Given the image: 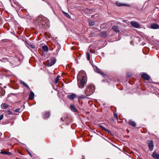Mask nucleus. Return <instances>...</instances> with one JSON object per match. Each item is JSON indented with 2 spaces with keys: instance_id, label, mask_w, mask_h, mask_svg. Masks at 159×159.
<instances>
[{
  "instance_id": "obj_1",
  "label": "nucleus",
  "mask_w": 159,
  "mask_h": 159,
  "mask_svg": "<svg viewBox=\"0 0 159 159\" xmlns=\"http://www.w3.org/2000/svg\"><path fill=\"white\" fill-rule=\"evenodd\" d=\"M86 77V75L84 71H81L79 72L77 76V79L79 81L78 85L79 87L80 88H84L85 82Z\"/></svg>"
},
{
  "instance_id": "obj_2",
  "label": "nucleus",
  "mask_w": 159,
  "mask_h": 159,
  "mask_svg": "<svg viewBox=\"0 0 159 159\" xmlns=\"http://www.w3.org/2000/svg\"><path fill=\"white\" fill-rule=\"evenodd\" d=\"M45 18L42 16H39L37 17L35 20V23L36 25L39 28H42L43 25H44L45 22L44 21Z\"/></svg>"
},
{
  "instance_id": "obj_3",
  "label": "nucleus",
  "mask_w": 159,
  "mask_h": 159,
  "mask_svg": "<svg viewBox=\"0 0 159 159\" xmlns=\"http://www.w3.org/2000/svg\"><path fill=\"white\" fill-rule=\"evenodd\" d=\"M95 90V88L93 85L88 86L85 91V94L87 96H89L93 94Z\"/></svg>"
},
{
  "instance_id": "obj_4",
  "label": "nucleus",
  "mask_w": 159,
  "mask_h": 159,
  "mask_svg": "<svg viewBox=\"0 0 159 159\" xmlns=\"http://www.w3.org/2000/svg\"><path fill=\"white\" fill-rule=\"evenodd\" d=\"M147 144L148 146L150 151H152L154 147V144L153 141L152 140L148 141Z\"/></svg>"
},
{
  "instance_id": "obj_5",
  "label": "nucleus",
  "mask_w": 159,
  "mask_h": 159,
  "mask_svg": "<svg viewBox=\"0 0 159 159\" xmlns=\"http://www.w3.org/2000/svg\"><path fill=\"white\" fill-rule=\"evenodd\" d=\"M130 25L133 27L139 28L140 27V25L139 23L134 21H132L130 23Z\"/></svg>"
},
{
  "instance_id": "obj_6",
  "label": "nucleus",
  "mask_w": 159,
  "mask_h": 159,
  "mask_svg": "<svg viewBox=\"0 0 159 159\" xmlns=\"http://www.w3.org/2000/svg\"><path fill=\"white\" fill-rule=\"evenodd\" d=\"M56 61V59L54 58H53L51 59L50 60V61L48 63L47 66H51L54 64L55 63Z\"/></svg>"
},
{
  "instance_id": "obj_7",
  "label": "nucleus",
  "mask_w": 159,
  "mask_h": 159,
  "mask_svg": "<svg viewBox=\"0 0 159 159\" xmlns=\"http://www.w3.org/2000/svg\"><path fill=\"white\" fill-rule=\"evenodd\" d=\"M141 76L142 78L147 80H149L150 79V76L146 73H143Z\"/></svg>"
},
{
  "instance_id": "obj_8",
  "label": "nucleus",
  "mask_w": 159,
  "mask_h": 159,
  "mask_svg": "<svg viewBox=\"0 0 159 159\" xmlns=\"http://www.w3.org/2000/svg\"><path fill=\"white\" fill-rule=\"evenodd\" d=\"M77 97V95L74 93H72L71 95L67 96V98L71 100H73L75 98Z\"/></svg>"
},
{
  "instance_id": "obj_9",
  "label": "nucleus",
  "mask_w": 159,
  "mask_h": 159,
  "mask_svg": "<svg viewBox=\"0 0 159 159\" xmlns=\"http://www.w3.org/2000/svg\"><path fill=\"white\" fill-rule=\"evenodd\" d=\"M151 28L153 29H158L159 28V25L156 23H153L151 24Z\"/></svg>"
},
{
  "instance_id": "obj_10",
  "label": "nucleus",
  "mask_w": 159,
  "mask_h": 159,
  "mask_svg": "<svg viewBox=\"0 0 159 159\" xmlns=\"http://www.w3.org/2000/svg\"><path fill=\"white\" fill-rule=\"evenodd\" d=\"M34 93L32 91H31L29 96V99L30 100H32L34 98Z\"/></svg>"
},
{
  "instance_id": "obj_11",
  "label": "nucleus",
  "mask_w": 159,
  "mask_h": 159,
  "mask_svg": "<svg viewBox=\"0 0 159 159\" xmlns=\"http://www.w3.org/2000/svg\"><path fill=\"white\" fill-rule=\"evenodd\" d=\"M25 42L26 45L28 48H35V46L34 45L29 44L26 41Z\"/></svg>"
},
{
  "instance_id": "obj_12",
  "label": "nucleus",
  "mask_w": 159,
  "mask_h": 159,
  "mask_svg": "<svg viewBox=\"0 0 159 159\" xmlns=\"http://www.w3.org/2000/svg\"><path fill=\"white\" fill-rule=\"evenodd\" d=\"M152 156L154 158L159 159V154L154 152L152 154Z\"/></svg>"
},
{
  "instance_id": "obj_13",
  "label": "nucleus",
  "mask_w": 159,
  "mask_h": 159,
  "mask_svg": "<svg viewBox=\"0 0 159 159\" xmlns=\"http://www.w3.org/2000/svg\"><path fill=\"white\" fill-rule=\"evenodd\" d=\"M70 107L71 110L74 112L77 111L76 107L74 105L71 104L70 106Z\"/></svg>"
},
{
  "instance_id": "obj_14",
  "label": "nucleus",
  "mask_w": 159,
  "mask_h": 159,
  "mask_svg": "<svg viewBox=\"0 0 159 159\" xmlns=\"http://www.w3.org/2000/svg\"><path fill=\"white\" fill-rule=\"evenodd\" d=\"M116 5L118 6H126L128 7H129L130 5L129 4H123L120 3L118 2H116Z\"/></svg>"
},
{
  "instance_id": "obj_15",
  "label": "nucleus",
  "mask_w": 159,
  "mask_h": 159,
  "mask_svg": "<svg viewBox=\"0 0 159 159\" xmlns=\"http://www.w3.org/2000/svg\"><path fill=\"white\" fill-rule=\"evenodd\" d=\"M112 29L114 31L116 32H118L119 31L118 27L115 25H114L112 26Z\"/></svg>"
},
{
  "instance_id": "obj_16",
  "label": "nucleus",
  "mask_w": 159,
  "mask_h": 159,
  "mask_svg": "<svg viewBox=\"0 0 159 159\" xmlns=\"http://www.w3.org/2000/svg\"><path fill=\"white\" fill-rule=\"evenodd\" d=\"M95 70L97 72L100 74L102 75H104V73L101 71L100 69H99L97 67H96Z\"/></svg>"
},
{
  "instance_id": "obj_17",
  "label": "nucleus",
  "mask_w": 159,
  "mask_h": 159,
  "mask_svg": "<svg viewBox=\"0 0 159 159\" xmlns=\"http://www.w3.org/2000/svg\"><path fill=\"white\" fill-rule=\"evenodd\" d=\"M1 107L2 109H6L8 107V105L5 103H3L1 104Z\"/></svg>"
},
{
  "instance_id": "obj_18",
  "label": "nucleus",
  "mask_w": 159,
  "mask_h": 159,
  "mask_svg": "<svg viewBox=\"0 0 159 159\" xmlns=\"http://www.w3.org/2000/svg\"><path fill=\"white\" fill-rule=\"evenodd\" d=\"M129 123L130 125L132 126L133 127H135L136 125L135 123L132 120H129Z\"/></svg>"
},
{
  "instance_id": "obj_19",
  "label": "nucleus",
  "mask_w": 159,
  "mask_h": 159,
  "mask_svg": "<svg viewBox=\"0 0 159 159\" xmlns=\"http://www.w3.org/2000/svg\"><path fill=\"white\" fill-rule=\"evenodd\" d=\"M50 113L49 111L46 112L44 114V118H48L50 116Z\"/></svg>"
},
{
  "instance_id": "obj_20",
  "label": "nucleus",
  "mask_w": 159,
  "mask_h": 159,
  "mask_svg": "<svg viewBox=\"0 0 159 159\" xmlns=\"http://www.w3.org/2000/svg\"><path fill=\"white\" fill-rule=\"evenodd\" d=\"M42 49L43 51L44 52H47L48 50V48L47 46H44L42 47Z\"/></svg>"
},
{
  "instance_id": "obj_21",
  "label": "nucleus",
  "mask_w": 159,
  "mask_h": 159,
  "mask_svg": "<svg viewBox=\"0 0 159 159\" xmlns=\"http://www.w3.org/2000/svg\"><path fill=\"white\" fill-rule=\"evenodd\" d=\"M99 127L101 128L103 130H104L105 131L108 132V130L106 129L105 128L103 127V126H102L101 125H99Z\"/></svg>"
},
{
  "instance_id": "obj_22",
  "label": "nucleus",
  "mask_w": 159,
  "mask_h": 159,
  "mask_svg": "<svg viewBox=\"0 0 159 159\" xmlns=\"http://www.w3.org/2000/svg\"><path fill=\"white\" fill-rule=\"evenodd\" d=\"M89 24L90 26H92L94 24V22L91 20H90L89 21Z\"/></svg>"
},
{
  "instance_id": "obj_23",
  "label": "nucleus",
  "mask_w": 159,
  "mask_h": 159,
  "mask_svg": "<svg viewBox=\"0 0 159 159\" xmlns=\"http://www.w3.org/2000/svg\"><path fill=\"white\" fill-rule=\"evenodd\" d=\"M101 35L103 37H105L107 36L106 33L104 32H102Z\"/></svg>"
},
{
  "instance_id": "obj_24",
  "label": "nucleus",
  "mask_w": 159,
  "mask_h": 159,
  "mask_svg": "<svg viewBox=\"0 0 159 159\" xmlns=\"http://www.w3.org/2000/svg\"><path fill=\"white\" fill-rule=\"evenodd\" d=\"M21 82L24 85V86L26 87L27 88H30L29 86L23 81H21Z\"/></svg>"
},
{
  "instance_id": "obj_25",
  "label": "nucleus",
  "mask_w": 159,
  "mask_h": 159,
  "mask_svg": "<svg viewBox=\"0 0 159 159\" xmlns=\"http://www.w3.org/2000/svg\"><path fill=\"white\" fill-rule=\"evenodd\" d=\"M21 82L24 85V86L26 87L27 88H30L29 86L23 81H21Z\"/></svg>"
},
{
  "instance_id": "obj_26",
  "label": "nucleus",
  "mask_w": 159,
  "mask_h": 159,
  "mask_svg": "<svg viewBox=\"0 0 159 159\" xmlns=\"http://www.w3.org/2000/svg\"><path fill=\"white\" fill-rule=\"evenodd\" d=\"M86 56L87 57V59L89 61L90 59V55L89 53L87 52L86 53Z\"/></svg>"
},
{
  "instance_id": "obj_27",
  "label": "nucleus",
  "mask_w": 159,
  "mask_h": 159,
  "mask_svg": "<svg viewBox=\"0 0 159 159\" xmlns=\"http://www.w3.org/2000/svg\"><path fill=\"white\" fill-rule=\"evenodd\" d=\"M60 77V76H58L57 77L56 79L55 80V83H57L58 82L59 78Z\"/></svg>"
},
{
  "instance_id": "obj_28",
  "label": "nucleus",
  "mask_w": 159,
  "mask_h": 159,
  "mask_svg": "<svg viewBox=\"0 0 159 159\" xmlns=\"http://www.w3.org/2000/svg\"><path fill=\"white\" fill-rule=\"evenodd\" d=\"M1 153L3 154H7V155L9 154H10V152H1Z\"/></svg>"
},
{
  "instance_id": "obj_29",
  "label": "nucleus",
  "mask_w": 159,
  "mask_h": 159,
  "mask_svg": "<svg viewBox=\"0 0 159 159\" xmlns=\"http://www.w3.org/2000/svg\"><path fill=\"white\" fill-rule=\"evenodd\" d=\"M64 15L67 17H70V15L67 13L64 12Z\"/></svg>"
},
{
  "instance_id": "obj_30",
  "label": "nucleus",
  "mask_w": 159,
  "mask_h": 159,
  "mask_svg": "<svg viewBox=\"0 0 159 159\" xmlns=\"http://www.w3.org/2000/svg\"><path fill=\"white\" fill-rule=\"evenodd\" d=\"M114 116L116 118V119L117 120H118V117L117 114V113H114Z\"/></svg>"
},
{
  "instance_id": "obj_31",
  "label": "nucleus",
  "mask_w": 159,
  "mask_h": 159,
  "mask_svg": "<svg viewBox=\"0 0 159 159\" xmlns=\"http://www.w3.org/2000/svg\"><path fill=\"white\" fill-rule=\"evenodd\" d=\"M7 112L8 113V114L10 115H12L13 114L12 112L10 110H8L7 111Z\"/></svg>"
},
{
  "instance_id": "obj_32",
  "label": "nucleus",
  "mask_w": 159,
  "mask_h": 159,
  "mask_svg": "<svg viewBox=\"0 0 159 159\" xmlns=\"http://www.w3.org/2000/svg\"><path fill=\"white\" fill-rule=\"evenodd\" d=\"M3 118V115H1L0 116V120H2Z\"/></svg>"
},
{
  "instance_id": "obj_33",
  "label": "nucleus",
  "mask_w": 159,
  "mask_h": 159,
  "mask_svg": "<svg viewBox=\"0 0 159 159\" xmlns=\"http://www.w3.org/2000/svg\"><path fill=\"white\" fill-rule=\"evenodd\" d=\"M86 98V96H84V97H82V96H80L79 97V98L80 99H82V98Z\"/></svg>"
},
{
  "instance_id": "obj_34",
  "label": "nucleus",
  "mask_w": 159,
  "mask_h": 159,
  "mask_svg": "<svg viewBox=\"0 0 159 159\" xmlns=\"http://www.w3.org/2000/svg\"><path fill=\"white\" fill-rule=\"evenodd\" d=\"M20 110V109H16L15 110V112H19Z\"/></svg>"
},
{
  "instance_id": "obj_35",
  "label": "nucleus",
  "mask_w": 159,
  "mask_h": 159,
  "mask_svg": "<svg viewBox=\"0 0 159 159\" xmlns=\"http://www.w3.org/2000/svg\"><path fill=\"white\" fill-rule=\"evenodd\" d=\"M28 153L29 154V155L32 157L31 153L28 151Z\"/></svg>"
},
{
  "instance_id": "obj_36",
  "label": "nucleus",
  "mask_w": 159,
  "mask_h": 159,
  "mask_svg": "<svg viewBox=\"0 0 159 159\" xmlns=\"http://www.w3.org/2000/svg\"><path fill=\"white\" fill-rule=\"evenodd\" d=\"M61 120H62V121H63V120L62 119V118H61Z\"/></svg>"
}]
</instances>
